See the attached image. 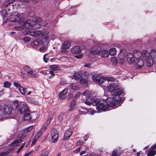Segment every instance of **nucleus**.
Wrapping results in <instances>:
<instances>
[{
	"mask_svg": "<svg viewBox=\"0 0 156 156\" xmlns=\"http://www.w3.org/2000/svg\"><path fill=\"white\" fill-rule=\"evenodd\" d=\"M134 57L135 60L134 64L136 69H140L144 66V62L142 57L146 61L147 66L151 67L154 62L156 63V50L152 49L149 53L144 50L142 53L139 51H134Z\"/></svg>",
	"mask_w": 156,
	"mask_h": 156,
	"instance_id": "nucleus-1",
	"label": "nucleus"
},
{
	"mask_svg": "<svg viewBox=\"0 0 156 156\" xmlns=\"http://www.w3.org/2000/svg\"><path fill=\"white\" fill-rule=\"evenodd\" d=\"M108 90L110 93L113 94L114 96L112 98L114 101L117 103H119L124 100V98L121 97L120 95L123 93V89L122 88H119L117 87H115L114 84L109 85L108 87Z\"/></svg>",
	"mask_w": 156,
	"mask_h": 156,
	"instance_id": "nucleus-2",
	"label": "nucleus"
},
{
	"mask_svg": "<svg viewBox=\"0 0 156 156\" xmlns=\"http://www.w3.org/2000/svg\"><path fill=\"white\" fill-rule=\"evenodd\" d=\"M116 103L111 97L107 98L106 102L105 101L104 102H98V112L105 111L110 106L114 107L115 106L117 107L118 106H116Z\"/></svg>",
	"mask_w": 156,
	"mask_h": 156,
	"instance_id": "nucleus-3",
	"label": "nucleus"
},
{
	"mask_svg": "<svg viewBox=\"0 0 156 156\" xmlns=\"http://www.w3.org/2000/svg\"><path fill=\"white\" fill-rule=\"evenodd\" d=\"M21 114H23V120H29L31 119L29 108L27 105H22L20 106L18 110Z\"/></svg>",
	"mask_w": 156,
	"mask_h": 156,
	"instance_id": "nucleus-4",
	"label": "nucleus"
},
{
	"mask_svg": "<svg viewBox=\"0 0 156 156\" xmlns=\"http://www.w3.org/2000/svg\"><path fill=\"white\" fill-rule=\"evenodd\" d=\"M24 17V15L23 14L12 15L10 16L9 20L11 22H13L21 21H23Z\"/></svg>",
	"mask_w": 156,
	"mask_h": 156,
	"instance_id": "nucleus-5",
	"label": "nucleus"
},
{
	"mask_svg": "<svg viewBox=\"0 0 156 156\" xmlns=\"http://www.w3.org/2000/svg\"><path fill=\"white\" fill-rule=\"evenodd\" d=\"M51 140L54 143L57 142L59 137V133L58 131L55 129H52L51 131Z\"/></svg>",
	"mask_w": 156,
	"mask_h": 156,
	"instance_id": "nucleus-6",
	"label": "nucleus"
},
{
	"mask_svg": "<svg viewBox=\"0 0 156 156\" xmlns=\"http://www.w3.org/2000/svg\"><path fill=\"white\" fill-rule=\"evenodd\" d=\"M12 110V109L11 106L4 105L3 108L2 112L4 114L9 115L11 114Z\"/></svg>",
	"mask_w": 156,
	"mask_h": 156,
	"instance_id": "nucleus-7",
	"label": "nucleus"
},
{
	"mask_svg": "<svg viewBox=\"0 0 156 156\" xmlns=\"http://www.w3.org/2000/svg\"><path fill=\"white\" fill-rule=\"evenodd\" d=\"M126 60L129 63L134 64L135 60L134 54L133 55L132 53H128L127 55Z\"/></svg>",
	"mask_w": 156,
	"mask_h": 156,
	"instance_id": "nucleus-8",
	"label": "nucleus"
},
{
	"mask_svg": "<svg viewBox=\"0 0 156 156\" xmlns=\"http://www.w3.org/2000/svg\"><path fill=\"white\" fill-rule=\"evenodd\" d=\"M24 19V18L23 21H20V23L22 26L21 28H23L24 29H29L31 25L29 23L30 21L28 20L27 21H25Z\"/></svg>",
	"mask_w": 156,
	"mask_h": 156,
	"instance_id": "nucleus-9",
	"label": "nucleus"
},
{
	"mask_svg": "<svg viewBox=\"0 0 156 156\" xmlns=\"http://www.w3.org/2000/svg\"><path fill=\"white\" fill-rule=\"evenodd\" d=\"M30 35L33 36L42 37L43 36L41 31L38 30H32L30 32Z\"/></svg>",
	"mask_w": 156,
	"mask_h": 156,
	"instance_id": "nucleus-10",
	"label": "nucleus"
},
{
	"mask_svg": "<svg viewBox=\"0 0 156 156\" xmlns=\"http://www.w3.org/2000/svg\"><path fill=\"white\" fill-rule=\"evenodd\" d=\"M82 77V73L81 72H76L74 73L72 78L76 80H78L81 79Z\"/></svg>",
	"mask_w": 156,
	"mask_h": 156,
	"instance_id": "nucleus-11",
	"label": "nucleus"
},
{
	"mask_svg": "<svg viewBox=\"0 0 156 156\" xmlns=\"http://www.w3.org/2000/svg\"><path fill=\"white\" fill-rule=\"evenodd\" d=\"M71 52L74 54H77L81 52L80 47L78 46H74L71 49Z\"/></svg>",
	"mask_w": 156,
	"mask_h": 156,
	"instance_id": "nucleus-12",
	"label": "nucleus"
},
{
	"mask_svg": "<svg viewBox=\"0 0 156 156\" xmlns=\"http://www.w3.org/2000/svg\"><path fill=\"white\" fill-rule=\"evenodd\" d=\"M73 132V130L71 129H68L66 131L64 134V139L66 140L69 138L72 135Z\"/></svg>",
	"mask_w": 156,
	"mask_h": 156,
	"instance_id": "nucleus-13",
	"label": "nucleus"
},
{
	"mask_svg": "<svg viewBox=\"0 0 156 156\" xmlns=\"http://www.w3.org/2000/svg\"><path fill=\"white\" fill-rule=\"evenodd\" d=\"M68 90V89L66 88L60 93L59 94V96L60 99H62L66 98V94Z\"/></svg>",
	"mask_w": 156,
	"mask_h": 156,
	"instance_id": "nucleus-14",
	"label": "nucleus"
},
{
	"mask_svg": "<svg viewBox=\"0 0 156 156\" xmlns=\"http://www.w3.org/2000/svg\"><path fill=\"white\" fill-rule=\"evenodd\" d=\"M24 69L28 73V75H31L33 73V71L32 69L29 66H25L24 67Z\"/></svg>",
	"mask_w": 156,
	"mask_h": 156,
	"instance_id": "nucleus-15",
	"label": "nucleus"
},
{
	"mask_svg": "<svg viewBox=\"0 0 156 156\" xmlns=\"http://www.w3.org/2000/svg\"><path fill=\"white\" fill-rule=\"evenodd\" d=\"M97 95L92 96V97L91 98V100L93 102L92 104L94 105H95L96 106V108L98 109V101L97 100Z\"/></svg>",
	"mask_w": 156,
	"mask_h": 156,
	"instance_id": "nucleus-16",
	"label": "nucleus"
},
{
	"mask_svg": "<svg viewBox=\"0 0 156 156\" xmlns=\"http://www.w3.org/2000/svg\"><path fill=\"white\" fill-rule=\"evenodd\" d=\"M76 104V102L74 100L72 101L69 105L68 111H73L75 108Z\"/></svg>",
	"mask_w": 156,
	"mask_h": 156,
	"instance_id": "nucleus-17",
	"label": "nucleus"
},
{
	"mask_svg": "<svg viewBox=\"0 0 156 156\" xmlns=\"http://www.w3.org/2000/svg\"><path fill=\"white\" fill-rule=\"evenodd\" d=\"M49 39L48 37L46 36L41 39L40 43L42 44L47 45L49 43Z\"/></svg>",
	"mask_w": 156,
	"mask_h": 156,
	"instance_id": "nucleus-18",
	"label": "nucleus"
},
{
	"mask_svg": "<svg viewBox=\"0 0 156 156\" xmlns=\"http://www.w3.org/2000/svg\"><path fill=\"white\" fill-rule=\"evenodd\" d=\"M70 45L69 42L68 41H64L62 47V49H68L70 47Z\"/></svg>",
	"mask_w": 156,
	"mask_h": 156,
	"instance_id": "nucleus-19",
	"label": "nucleus"
},
{
	"mask_svg": "<svg viewBox=\"0 0 156 156\" xmlns=\"http://www.w3.org/2000/svg\"><path fill=\"white\" fill-rule=\"evenodd\" d=\"M126 54V51L124 49H122L118 55L119 58H125Z\"/></svg>",
	"mask_w": 156,
	"mask_h": 156,
	"instance_id": "nucleus-20",
	"label": "nucleus"
},
{
	"mask_svg": "<svg viewBox=\"0 0 156 156\" xmlns=\"http://www.w3.org/2000/svg\"><path fill=\"white\" fill-rule=\"evenodd\" d=\"M97 48L98 47L97 44L95 46H94L90 49V52L93 54L97 55L98 54Z\"/></svg>",
	"mask_w": 156,
	"mask_h": 156,
	"instance_id": "nucleus-21",
	"label": "nucleus"
},
{
	"mask_svg": "<svg viewBox=\"0 0 156 156\" xmlns=\"http://www.w3.org/2000/svg\"><path fill=\"white\" fill-rule=\"evenodd\" d=\"M105 81V77L101 75H98V84H102Z\"/></svg>",
	"mask_w": 156,
	"mask_h": 156,
	"instance_id": "nucleus-22",
	"label": "nucleus"
},
{
	"mask_svg": "<svg viewBox=\"0 0 156 156\" xmlns=\"http://www.w3.org/2000/svg\"><path fill=\"white\" fill-rule=\"evenodd\" d=\"M19 90L22 94L26 95L27 91V88H24L22 86H20Z\"/></svg>",
	"mask_w": 156,
	"mask_h": 156,
	"instance_id": "nucleus-23",
	"label": "nucleus"
},
{
	"mask_svg": "<svg viewBox=\"0 0 156 156\" xmlns=\"http://www.w3.org/2000/svg\"><path fill=\"white\" fill-rule=\"evenodd\" d=\"M80 82L85 87H87L88 86V81L87 79L81 78L80 80Z\"/></svg>",
	"mask_w": 156,
	"mask_h": 156,
	"instance_id": "nucleus-24",
	"label": "nucleus"
},
{
	"mask_svg": "<svg viewBox=\"0 0 156 156\" xmlns=\"http://www.w3.org/2000/svg\"><path fill=\"white\" fill-rule=\"evenodd\" d=\"M109 55V53L107 50H103L101 51V56L102 57H106Z\"/></svg>",
	"mask_w": 156,
	"mask_h": 156,
	"instance_id": "nucleus-25",
	"label": "nucleus"
},
{
	"mask_svg": "<svg viewBox=\"0 0 156 156\" xmlns=\"http://www.w3.org/2000/svg\"><path fill=\"white\" fill-rule=\"evenodd\" d=\"M49 68L53 71H56L58 70V66L57 65H50L49 66Z\"/></svg>",
	"mask_w": 156,
	"mask_h": 156,
	"instance_id": "nucleus-26",
	"label": "nucleus"
},
{
	"mask_svg": "<svg viewBox=\"0 0 156 156\" xmlns=\"http://www.w3.org/2000/svg\"><path fill=\"white\" fill-rule=\"evenodd\" d=\"M109 53L112 55H114L116 54V50L115 48H111L109 50Z\"/></svg>",
	"mask_w": 156,
	"mask_h": 156,
	"instance_id": "nucleus-27",
	"label": "nucleus"
},
{
	"mask_svg": "<svg viewBox=\"0 0 156 156\" xmlns=\"http://www.w3.org/2000/svg\"><path fill=\"white\" fill-rule=\"evenodd\" d=\"M33 126H31L27 127L26 129H24L23 132L26 133L30 131L33 129Z\"/></svg>",
	"mask_w": 156,
	"mask_h": 156,
	"instance_id": "nucleus-28",
	"label": "nucleus"
},
{
	"mask_svg": "<svg viewBox=\"0 0 156 156\" xmlns=\"http://www.w3.org/2000/svg\"><path fill=\"white\" fill-rule=\"evenodd\" d=\"M40 43V41L39 40L36 39L34 41L31 43V45L33 46H36L38 45Z\"/></svg>",
	"mask_w": 156,
	"mask_h": 156,
	"instance_id": "nucleus-29",
	"label": "nucleus"
},
{
	"mask_svg": "<svg viewBox=\"0 0 156 156\" xmlns=\"http://www.w3.org/2000/svg\"><path fill=\"white\" fill-rule=\"evenodd\" d=\"M111 61L112 63L115 65L118 63V60L117 58L115 57H112L111 58Z\"/></svg>",
	"mask_w": 156,
	"mask_h": 156,
	"instance_id": "nucleus-30",
	"label": "nucleus"
},
{
	"mask_svg": "<svg viewBox=\"0 0 156 156\" xmlns=\"http://www.w3.org/2000/svg\"><path fill=\"white\" fill-rule=\"evenodd\" d=\"M66 113H61L58 117V120L60 122L62 121L63 119V117L64 116V115H65Z\"/></svg>",
	"mask_w": 156,
	"mask_h": 156,
	"instance_id": "nucleus-31",
	"label": "nucleus"
},
{
	"mask_svg": "<svg viewBox=\"0 0 156 156\" xmlns=\"http://www.w3.org/2000/svg\"><path fill=\"white\" fill-rule=\"evenodd\" d=\"M156 154V151L155 150L151 151H149L147 154V156H154Z\"/></svg>",
	"mask_w": 156,
	"mask_h": 156,
	"instance_id": "nucleus-32",
	"label": "nucleus"
},
{
	"mask_svg": "<svg viewBox=\"0 0 156 156\" xmlns=\"http://www.w3.org/2000/svg\"><path fill=\"white\" fill-rule=\"evenodd\" d=\"M49 154V151L45 150L42 151L41 156H48Z\"/></svg>",
	"mask_w": 156,
	"mask_h": 156,
	"instance_id": "nucleus-33",
	"label": "nucleus"
},
{
	"mask_svg": "<svg viewBox=\"0 0 156 156\" xmlns=\"http://www.w3.org/2000/svg\"><path fill=\"white\" fill-rule=\"evenodd\" d=\"M105 81H114L115 80V79L112 77H105Z\"/></svg>",
	"mask_w": 156,
	"mask_h": 156,
	"instance_id": "nucleus-34",
	"label": "nucleus"
},
{
	"mask_svg": "<svg viewBox=\"0 0 156 156\" xmlns=\"http://www.w3.org/2000/svg\"><path fill=\"white\" fill-rule=\"evenodd\" d=\"M98 74H95L92 76V79L94 82L97 83L98 82Z\"/></svg>",
	"mask_w": 156,
	"mask_h": 156,
	"instance_id": "nucleus-35",
	"label": "nucleus"
},
{
	"mask_svg": "<svg viewBox=\"0 0 156 156\" xmlns=\"http://www.w3.org/2000/svg\"><path fill=\"white\" fill-rule=\"evenodd\" d=\"M119 58V62L120 64H123L125 61V60L124 59L125 58Z\"/></svg>",
	"mask_w": 156,
	"mask_h": 156,
	"instance_id": "nucleus-36",
	"label": "nucleus"
},
{
	"mask_svg": "<svg viewBox=\"0 0 156 156\" xmlns=\"http://www.w3.org/2000/svg\"><path fill=\"white\" fill-rule=\"evenodd\" d=\"M10 86L11 83L8 81H6L4 83V86L5 87H10Z\"/></svg>",
	"mask_w": 156,
	"mask_h": 156,
	"instance_id": "nucleus-37",
	"label": "nucleus"
},
{
	"mask_svg": "<svg viewBox=\"0 0 156 156\" xmlns=\"http://www.w3.org/2000/svg\"><path fill=\"white\" fill-rule=\"evenodd\" d=\"M42 131H38L37 133H36V134L35 136L37 138H38V139H39L40 137L41 136V135H42Z\"/></svg>",
	"mask_w": 156,
	"mask_h": 156,
	"instance_id": "nucleus-38",
	"label": "nucleus"
},
{
	"mask_svg": "<svg viewBox=\"0 0 156 156\" xmlns=\"http://www.w3.org/2000/svg\"><path fill=\"white\" fill-rule=\"evenodd\" d=\"M42 21V20L40 18L37 17H36V18H35V20L34 21L35 23H40Z\"/></svg>",
	"mask_w": 156,
	"mask_h": 156,
	"instance_id": "nucleus-39",
	"label": "nucleus"
},
{
	"mask_svg": "<svg viewBox=\"0 0 156 156\" xmlns=\"http://www.w3.org/2000/svg\"><path fill=\"white\" fill-rule=\"evenodd\" d=\"M86 110L88 111L89 112V113L91 115H93L95 112V111L92 108H90L89 110H88V109H87Z\"/></svg>",
	"mask_w": 156,
	"mask_h": 156,
	"instance_id": "nucleus-40",
	"label": "nucleus"
},
{
	"mask_svg": "<svg viewBox=\"0 0 156 156\" xmlns=\"http://www.w3.org/2000/svg\"><path fill=\"white\" fill-rule=\"evenodd\" d=\"M22 141L21 139H20L18 140H15L12 143V144H15L17 143H21Z\"/></svg>",
	"mask_w": 156,
	"mask_h": 156,
	"instance_id": "nucleus-41",
	"label": "nucleus"
},
{
	"mask_svg": "<svg viewBox=\"0 0 156 156\" xmlns=\"http://www.w3.org/2000/svg\"><path fill=\"white\" fill-rule=\"evenodd\" d=\"M91 75V73L87 71L83 73L84 76H86L87 77H89V76Z\"/></svg>",
	"mask_w": 156,
	"mask_h": 156,
	"instance_id": "nucleus-42",
	"label": "nucleus"
},
{
	"mask_svg": "<svg viewBox=\"0 0 156 156\" xmlns=\"http://www.w3.org/2000/svg\"><path fill=\"white\" fill-rule=\"evenodd\" d=\"M13 106L15 108V109H17L19 106L18 102L17 101H15L13 102Z\"/></svg>",
	"mask_w": 156,
	"mask_h": 156,
	"instance_id": "nucleus-43",
	"label": "nucleus"
},
{
	"mask_svg": "<svg viewBox=\"0 0 156 156\" xmlns=\"http://www.w3.org/2000/svg\"><path fill=\"white\" fill-rule=\"evenodd\" d=\"M76 87L75 84H72L70 86V88L73 90H75L76 89Z\"/></svg>",
	"mask_w": 156,
	"mask_h": 156,
	"instance_id": "nucleus-44",
	"label": "nucleus"
},
{
	"mask_svg": "<svg viewBox=\"0 0 156 156\" xmlns=\"http://www.w3.org/2000/svg\"><path fill=\"white\" fill-rule=\"evenodd\" d=\"M29 101H30L31 103L35 105H37L38 103V101L37 100H34L32 99L30 100Z\"/></svg>",
	"mask_w": 156,
	"mask_h": 156,
	"instance_id": "nucleus-45",
	"label": "nucleus"
},
{
	"mask_svg": "<svg viewBox=\"0 0 156 156\" xmlns=\"http://www.w3.org/2000/svg\"><path fill=\"white\" fill-rule=\"evenodd\" d=\"M25 145V144L24 143L23 144L18 150L16 151V153L18 154L21 151V150L23 149V148L24 146Z\"/></svg>",
	"mask_w": 156,
	"mask_h": 156,
	"instance_id": "nucleus-46",
	"label": "nucleus"
},
{
	"mask_svg": "<svg viewBox=\"0 0 156 156\" xmlns=\"http://www.w3.org/2000/svg\"><path fill=\"white\" fill-rule=\"evenodd\" d=\"M44 60L45 62H47L48 60V56L47 54H45L44 56Z\"/></svg>",
	"mask_w": 156,
	"mask_h": 156,
	"instance_id": "nucleus-47",
	"label": "nucleus"
},
{
	"mask_svg": "<svg viewBox=\"0 0 156 156\" xmlns=\"http://www.w3.org/2000/svg\"><path fill=\"white\" fill-rule=\"evenodd\" d=\"M30 39L31 38L30 37H25L23 38V40L25 42L28 41L30 40Z\"/></svg>",
	"mask_w": 156,
	"mask_h": 156,
	"instance_id": "nucleus-48",
	"label": "nucleus"
},
{
	"mask_svg": "<svg viewBox=\"0 0 156 156\" xmlns=\"http://www.w3.org/2000/svg\"><path fill=\"white\" fill-rule=\"evenodd\" d=\"M90 93V92L89 91L87 90L84 92L83 93V94L84 96H86L89 94Z\"/></svg>",
	"mask_w": 156,
	"mask_h": 156,
	"instance_id": "nucleus-49",
	"label": "nucleus"
},
{
	"mask_svg": "<svg viewBox=\"0 0 156 156\" xmlns=\"http://www.w3.org/2000/svg\"><path fill=\"white\" fill-rule=\"evenodd\" d=\"M48 125L47 124V123H45L44 126L41 128V130L42 131L44 130L48 126Z\"/></svg>",
	"mask_w": 156,
	"mask_h": 156,
	"instance_id": "nucleus-50",
	"label": "nucleus"
},
{
	"mask_svg": "<svg viewBox=\"0 0 156 156\" xmlns=\"http://www.w3.org/2000/svg\"><path fill=\"white\" fill-rule=\"evenodd\" d=\"M47 48V47L45 45L43 46L42 47L39 48V50L41 51H43L44 50H45Z\"/></svg>",
	"mask_w": 156,
	"mask_h": 156,
	"instance_id": "nucleus-51",
	"label": "nucleus"
},
{
	"mask_svg": "<svg viewBox=\"0 0 156 156\" xmlns=\"http://www.w3.org/2000/svg\"><path fill=\"white\" fill-rule=\"evenodd\" d=\"M41 27V25L38 23H36L34 25V27L36 28H38Z\"/></svg>",
	"mask_w": 156,
	"mask_h": 156,
	"instance_id": "nucleus-52",
	"label": "nucleus"
},
{
	"mask_svg": "<svg viewBox=\"0 0 156 156\" xmlns=\"http://www.w3.org/2000/svg\"><path fill=\"white\" fill-rule=\"evenodd\" d=\"M38 139V138H37L35 136L32 141V144H35Z\"/></svg>",
	"mask_w": 156,
	"mask_h": 156,
	"instance_id": "nucleus-53",
	"label": "nucleus"
},
{
	"mask_svg": "<svg viewBox=\"0 0 156 156\" xmlns=\"http://www.w3.org/2000/svg\"><path fill=\"white\" fill-rule=\"evenodd\" d=\"M118 155L119 154H117V151H116L114 150L113 151V152L112 154V156H116Z\"/></svg>",
	"mask_w": 156,
	"mask_h": 156,
	"instance_id": "nucleus-54",
	"label": "nucleus"
},
{
	"mask_svg": "<svg viewBox=\"0 0 156 156\" xmlns=\"http://www.w3.org/2000/svg\"><path fill=\"white\" fill-rule=\"evenodd\" d=\"M8 153L6 152H4L0 153V156H7Z\"/></svg>",
	"mask_w": 156,
	"mask_h": 156,
	"instance_id": "nucleus-55",
	"label": "nucleus"
},
{
	"mask_svg": "<svg viewBox=\"0 0 156 156\" xmlns=\"http://www.w3.org/2000/svg\"><path fill=\"white\" fill-rule=\"evenodd\" d=\"M14 85L16 87H20V84L17 82H14L13 83Z\"/></svg>",
	"mask_w": 156,
	"mask_h": 156,
	"instance_id": "nucleus-56",
	"label": "nucleus"
},
{
	"mask_svg": "<svg viewBox=\"0 0 156 156\" xmlns=\"http://www.w3.org/2000/svg\"><path fill=\"white\" fill-rule=\"evenodd\" d=\"M51 116H50L49 117L47 120L46 121V123H47V124L48 125V124H49L50 122V120H51Z\"/></svg>",
	"mask_w": 156,
	"mask_h": 156,
	"instance_id": "nucleus-57",
	"label": "nucleus"
},
{
	"mask_svg": "<svg viewBox=\"0 0 156 156\" xmlns=\"http://www.w3.org/2000/svg\"><path fill=\"white\" fill-rule=\"evenodd\" d=\"M84 67H87L89 68H90L91 67V64L90 63L86 64L84 66Z\"/></svg>",
	"mask_w": 156,
	"mask_h": 156,
	"instance_id": "nucleus-58",
	"label": "nucleus"
},
{
	"mask_svg": "<svg viewBox=\"0 0 156 156\" xmlns=\"http://www.w3.org/2000/svg\"><path fill=\"white\" fill-rule=\"evenodd\" d=\"M83 144V141H79L77 143V145L78 146L82 145Z\"/></svg>",
	"mask_w": 156,
	"mask_h": 156,
	"instance_id": "nucleus-59",
	"label": "nucleus"
},
{
	"mask_svg": "<svg viewBox=\"0 0 156 156\" xmlns=\"http://www.w3.org/2000/svg\"><path fill=\"white\" fill-rule=\"evenodd\" d=\"M84 103L88 105H90L91 104V103L90 102L87 101H85Z\"/></svg>",
	"mask_w": 156,
	"mask_h": 156,
	"instance_id": "nucleus-60",
	"label": "nucleus"
},
{
	"mask_svg": "<svg viewBox=\"0 0 156 156\" xmlns=\"http://www.w3.org/2000/svg\"><path fill=\"white\" fill-rule=\"evenodd\" d=\"M29 76H30L31 77H36L37 76V75L36 74H32L31 75H29Z\"/></svg>",
	"mask_w": 156,
	"mask_h": 156,
	"instance_id": "nucleus-61",
	"label": "nucleus"
},
{
	"mask_svg": "<svg viewBox=\"0 0 156 156\" xmlns=\"http://www.w3.org/2000/svg\"><path fill=\"white\" fill-rule=\"evenodd\" d=\"M82 56L83 55H76L75 56V57L78 58H82Z\"/></svg>",
	"mask_w": 156,
	"mask_h": 156,
	"instance_id": "nucleus-62",
	"label": "nucleus"
},
{
	"mask_svg": "<svg viewBox=\"0 0 156 156\" xmlns=\"http://www.w3.org/2000/svg\"><path fill=\"white\" fill-rule=\"evenodd\" d=\"M89 156H98V155L94 153H92L90 154Z\"/></svg>",
	"mask_w": 156,
	"mask_h": 156,
	"instance_id": "nucleus-63",
	"label": "nucleus"
},
{
	"mask_svg": "<svg viewBox=\"0 0 156 156\" xmlns=\"http://www.w3.org/2000/svg\"><path fill=\"white\" fill-rule=\"evenodd\" d=\"M151 148L152 150L156 148V143L152 145Z\"/></svg>",
	"mask_w": 156,
	"mask_h": 156,
	"instance_id": "nucleus-64",
	"label": "nucleus"
}]
</instances>
